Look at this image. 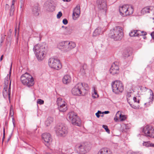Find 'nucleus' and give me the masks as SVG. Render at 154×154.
<instances>
[{
	"label": "nucleus",
	"mask_w": 154,
	"mask_h": 154,
	"mask_svg": "<svg viewBox=\"0 0 154 154\" xmlns=\"http://www.w3.org/2000/svg\"><path fill=\"white\" fill-rule=\"evenodd\" d=\"M14 11V4L12 3L10 10L9 15L11 16L13 15Z\"/></svg>",
	"instance_id": "nucleus-26"
},
{
	"label": "nucleus",
	"mask_w": 154,
	"mask_h": 154,
	"mask_svg": "<svg viewBox=\"0 0 154 154\" xmlns=\"http://www.w3.org/2000/svg\"><path fill=\"white\" fill-rule=\"evenodd\" d=\"M63 23L64 24L66 25L68 23V21L66 19H64L63 20Z\"/></svg>",
	"instance_id": "nucleus-40"
},
{
	"label": "nucleus",
	"mask_w": 154,
	"mask_h": 154,
	"mask_svg": "<svg viewBox=\"0 0 154 154\" xmlns=\"http://www.w3.org/2000/svg\"><path fill=\"white\" fill-rule=\"evenodd\" d=\"M9 32L10 33V34H11L12 32V30L11 29H10L9 30Z\"/></svg>",
	"instance_id": "nucleus-53"
},
{
	"label": "nucleus",
	"mask_w": 154,
	"mask_h": 154,
	"mask_svg": "<svg viewBox=\"0 0 154 154\" xmlns=\"http://www.w3.org/2000/svg\"><path fill=\"white\" fill-rule=\"evenodd\" d=\"M21 81L23 84L29 87L33 86L34 84L33 77L27 72L22 75Z\"/></svg>",
	"instance_id": "nucleus-6"
},
{
	"label": "nucleus",
	"mask_w": 154,
	"mask_h": 154,
	"mask_svg": "<svg viewBox=\"0 0 154 154\" xmlns=\"http://www.w3.org/2000/svg\"><path fill=\"white\" fill-rule=\"evenodd\" d=\"M16 32H17V29H16V27L15 28V34H16Z\"/></svg>",
	"instance_id": "nucleus-56"
},
{
	"label": "nucleus",
	"mask_w": 154,
	"mask_h": 154,
	"mask_svg": "<svg viewBox=\"0 0 154 154\" xmlns=\"http://www.w3.org/2000/svg\"><path fill=\"white\" fill-rule=\"evenodd\" d=\"M137 30H131L129 33V35L130 36H138L137 35Z\"/></svg>",
	"instance_id": "nucleus-28"
},
{
	"label": "nucleus",
	"mask_w": 154,
	"mask_h": 154,
	"mask_svg": "<svg viewBox=\"0 0 154 154\" xmlns=\"http://www.w3.org/2000/svg\"><path fill=\"white\" fill-rule=\"evenodd\" d=\"M5 136H4V137L3 136V138H2V143L4 141V139H5Z\"/></svg>",
	"instance_id": "nucleus-52"
},
{
	"label": "nucleus",
	"mask_w": 154,
	"mask_h": 154,
	"mask_svg": "<svg viewBox=\"0 0 154 154\" xmlns=\"http://www.w3.org/2000/svg\"><path fill=\"white\" fill-rule=\"evenodd\" d=\"M48 65L51 68L57 70L60 69L62 68V65L59 60L51 58L49 60Z\"/></svg>",
	"instance_id": "nucleus-10"
},
{
	"label": "nucleus",
	"mask_w": 154,
	"mask_h": 154,
	"mask_svg": "<svg viewBox=\"0 0 154 154\" xmlns=\"http://www.w3.org/2000/svg\"><path fill=\"white\" fill-rule=\"evenodd\" d=\"M9 73H10V75H9V79H10V74L11 73V71H10Z\"/></svg>",
	"instance_id": "nucleus-58"
},
{
	"label": "nucleus",
	"mask_w": 154,
	"mask_h": 154,
	"mask_svg": "<svg viewBox=\"0 0 154 154\" xmlns=\"http://www.w3.org/2000/svg\"><path fill=\"white\" fill-rule=\"evenodd\" d=\"M8 79H9L8 77H7L5 79V81L4 85V88L3 90H8Z\"/></svg>",
	"instance_id": "nucleus-29"
},
{
	"label": "nucleus",
	"mask_w": 154,
	"mask_h": 154,
	"mask_svg": "<svg viewBox=\"0 0 154 154\" xmlns=\"http://www.w3.org/2000/svg\"><path fill=\"white\" fill-rule=\"evenodd\" d=\"M55 131L57 135L60 137H64L68 133L67 128L62 124L56 126Z\"/></svg>",
	"instance_id": "nucleus-8"
},
{
	"label": "nucleus",
	"mask_w": 154,
	"mask_h": 154,
	"mask_svg": "<svg viewBox=\"0 0 154 154\" xmlns=\"http://www.w3.org/2000/svg\"><path fill=\"white\" fill-rule=\"evenodd\" d=\"M102 127L104 128L106 130V131L108 133H109L110 132V131L108 128V126L105 125H103Z\"/></svg>",
	"instance_id": "nucleus-35"
},
{
	"label": "nucleus",
	"mask_w": 154,
	"mask_h": 154,
	"mask_svg": "<svg viewBox=\"0 0 154 154\" xmlns=\"http://www.w3.org/2000/svg\"><path fill=\"white\" fill-rule=\"evenodd\" d=\"M80 153L85 154L87 151L90 149L91 145L87 143H82L77 146Z\"/></svg>",
	"instance_id": "nucleus-13"
},
{
	"label": "nucleus",
	"mask_w": 154,
	"mask_h": 154,
	"mask_svg": "<svg viewBox=\"0 0 154 154\" xmlns=\"http://www.w3.org/2000/svg\"><path fill=\"white\" fill-rule=\"evenodd\" d=\"M5 128H4L3 129V136H5Z\"/></svg>",
	"instance_id": "nucleus-47"
},
{
	"label": "nucleus",
	"mask_w": 154,
	"mask_h": 154,
	"mask_svg": "<svg viewBox=\"0 0 154 154\" xmlns=\"http://www.w3.org/2000/svg\"><path fill=\"white\" fill-rule=\"evenodd\" d=\"M37 103L41 105L43 104H44V101L42 100L39 99L37 101Z\"/></svg>",
	"instance_id": "nucleus-37"
},
{
	"label": "nucleus",
	"mask_w": 154,
	"mask_h": 154,
	"mask_svg": "<svg viewBox=\"0 0 154 154\" xmlns=\"http://www.w3.org/2000/svg\"><path fill=\"white\" fill-rule=\"evenodd\" d=\"M67 118L69 120L71 121L73 125L79 126L81 125V120L74 112H69L67 115Z\"/></svg>",
	"instance_id": "nucleus-7"
},
{
	"label": "nucleus",
	"mask_w": 154,
	"mask_h": 154,
	"mask_svg": "<svg viewBox=\"0 0 154 154\" xmlns=\"http://www.w3.org/2000/svg\"><path fill=\"white\" fill-rule=\"evenodd\" d=\"M6 7H8L9 6L8 5V4H6Z\"/></svg>",
	"instance_id": "nucleus-57"
},
{
	"label": "nucleus",
	"mask_w": 154,
	"mask_h": 154,
	"mask_svg": "<svg viewBox=\"0 0 154 154\" xmlns=\"http://www.w3.org/2000/svg\"><path fill=\"white\" fill-rule=\"evenodd\" d=\"M3 57H4L3 55H2V56H1V57L0 59V60L1 61L2 60Z\"/></svg>",
	"instance_id": "nucleus-45"
},
{
	"label": "nucleus",
	"mask_w": 154,
	"mask_h": 154,
	"mask_svg": "<svg viewBox=\"0 0 154 154\" xmlns=\"http://www.w3.org/2000/svg\"><path fill=\"white\" fill-rule=\"evenodd\" d=\"M97 112L99 113V114H101L102 113V112L101 111H98V112ZM103 112L102 113H103Z\"/></svg>",
	"instance_id": "nucleus-51"
},
{
	"label": "nucleus",
	"mask_w": 154,
	"mask_h": 154,
	"mask_svg": "<svg viewBox=\"0 0 154 154\" xmlns=\"http://www.w3.org/2000/svg\"><path fill=\"white\" fill-rule=\"evenodd\" d=\"M109 112V111H105L104 112L105 114H107Z\"/></svg>",
	"instance_id": "nucleus-49"
},
{
	"label": "nucleus",
	"mask_w": 154,
	"mask_h": 154,
	"mask_svg": "<svg viewBox=\"0 0 154 154\" xmlns=\"http://www.w3.org/2000/svg\"><path fill=\"white\" fill-rule=\"evenodd\" d=\"M53 121V118L51 117H48L45 122V125L47 126H50Z\"/></svg>",
	"instance_id": "nucleus-24"
},
{
	"label": "nucleus",
	"mask_w": 154,
	"mask_h": 154,
	"mask_svg": "<svg viewBox=\"0 0 154 154\" xmlns=\"http://www.w3.org/2000/svg\"><path fill=\"white\" fill-rule=\"evenodd\" d=\"M42 137L44 141L45 144L47 146L49 145L52 141V138L51 134L48 133H45L42 134Z\"/></svg>",
	"instance_id": "nucleus-15"
},
{
	"label": "nucleus",
	"mask_w": 154,
	"mask_h": 154,
	"mask_svg": "<svg viewBox=\"0 0 154 154\" xmlns=\"http://www.w3.org/2000/svg\"><path fill=\"white\" fill-rule=\"evenodd\" d=\"M134 11L133 7L127 4L123 5L119 7L120 14L123 17H126L132 14Z\"/></svg>",
	"instance_id": "nucleus-5"
},
{
	"label": "nucleus",
	"mask_w": 154,
	"mask_h": 154,
	"mask_svg": "<svg viewBox=\"0 0 154 154\" xmlns=\"http://www.w3.org/2000/svg\"><path fill=\"white\" fill-rule=\"evenodd\" d=\"M32 10L33 14L35 16H37L39 15L38 12L39 9L38 5H35L32 6Z\"/></svg>",
	"instance_id": "nucleus-22"
},
{
	"label": "nucleus",
	"mask_w": 154,
	"mask_h": 154,
	"mask_svg": "<svg viewBox=\"0 0 154 154\" xmlns=\"http://www.w3.org/2000/svg\"><path fill=\"white\" fill-rule=\"evenodd\" d=\"M11 134L9 137L8 138V140H7V143H8L10 140V139H11Z\"/></svg>",
	"instance_id": "nucleus-43"
},
{
	"label": "nucleus",
	"mask_w": 154,
	"mask_h": 154,
	"mask_svg": "<svg viewBox=\"0 0 154 154\" xmlns=\"http://www.w3.org/2000/svg\"><path fill=\"white\" fill-rule=\"evenodd\" d=\"M134 91L132 90H129L127 91L126 97L128 103L134 109H137L139 108L140 100L137 99L134 95Z\"/></svg>",
	"instance_id": "nucleus-3"
},
{
	"label": "nucleus",
	"mask_w": 154,
	"mask_h": 154,
	"mask_svg": "<svg viewBox=\"0 0 154 154\" xmlns=\"http://www.w3.org/2000/svg\"><path fill=\"white\" fill-rule=\"evenodd\" d=\"M139 88L142 91H146L147 89L146 87H143L142 86H139Z\"/></svg>",
	"instance_id": "nucleus-39"
},
{
	"label": "nucleus",
	"mask_w": 154,
	"mask_h": 154,
	"mask_svg": "<svg viewBox=\"0 0 154 154\" xmlns=\"http://www.w3.org/2000/svg\"><path fill=\"white\" fill-rule=\"evenodd\" d=\"M93 90L92 91V97L94 98H96L98 97V95L97 94V91L95 89V87H93Z\"/></svg>",
	"instance_id": "nucleus-27"
},
{
	"label": "nucleus",
	"mask_w": 154,
	"mask_h": 154,
	"mask_svg": "<svg viewBox=\"0 0 154 154\" xmlns=\"http://www.w3.org/2000/svg\"><path fill=\"white\" fill-rule=\"evenodd\" d=\"M45 154H51L49 153H45Z\"/></svg>",
	"instance_id": "nucleus-60"
},
{
	"label": "nucleus",
	"mask_w": 154,
	"mask_h": 154,
	"mask_svg": "<svg viewBox=\"0 0 154 154\" xmlns=\"http://www.w3.org/2000/svg\"><path fill=\"white\" fill-rule=\"evenodd\" d=\"M151 35L152 38L154 40V32L151 34Z\"/></svg>",
	"instance_id": "nucleus-42"
},
{
	"label": "nucleus",
	"mask_w": 154,
	"mask_h": 154,
	"mask_svg": "<svg viewBox=\"0 0 154 154\" xmlns=\"http://www.w3.org/2000/svg\"><path fill=\"white\" fill-rule=\"evenodd\" d=\"M112 91L118 94L122 93L124 90V86L122 83L119 81H116L112 83Z\"/></svg>",
	"instance_id": "nucleus-9"
},
{
	"label": "nucleus",
	"mask_w": 154,
	"mask_h": 154,
	"mask_svg": "<svg viewBox=\"0 0 154 154\" xmlns=\"http://www.w3.org/2000/svg\"><path fill=\"white\" fill-rule=\"evenodd\" d=\"M67 41H63L60 42L58 45L59 48L61 49L62 51L64 52V50L67 45Z\"/></svg>",
	"instance_id": "nucleus-20"
},
{
	"label": "nucleus",
	"mask_w": 154,
	"mask_h": 154,
	"mask_svg": "<svg viewBox=\"0 0 154 154\" xmlns=\"http://www.w3.org/2000/svg\"><path fill=\"white\" fill-rule=\"evenodd\" d=\"M88 86L87 84L83 85L82 83L77 84L72 89V92L74 95H85L88 92Z\"/></svg>",
	"instance_id": "nucleus-2"
},
{
	"label": "nucleus",
	"mask_w": 154,
	"mask_h": 154,
	"mask_svg": "<svg viewBox=\"0 0 154 154\" xmlns=\"http://www.w3.org/2000/svg\"><path fill=\"white\" fill-rule=\"evenodd\" d=\"M33 50L38 60L41 61L43 59L47 52L48 47L45 44H37L34 46Z\"/></svg>",
	"instance_id": "nucleus-1"
},
{
	"label": "nucleus",
	"mask_w": 154,
	"mask_h": 154,
	"mask_svg": "<svg viewBox=\"0 0 154 154\" xmlns=\"http://www.w3.org/2000/svg\"><path fill=\"white\" fill-rule=\"evenodd\" d=\"M15 0H12V3L14 4V2H15Z\"/></svg>",
	"instance_id": "nucleus-55"
},
{
	"label": "nucleus",
	"mask_w": 154,
	"mask_h": 154,
	"mask_svg": "<svg viewBox=\"0 0 154 154\" xmlns=\"http://www.w3.org/2000/svg\"><path fill=\"white\" fill-rule=\"evenodd\" d=\"M143 146H145L146 147H149L150 146V142H144L143 143Z\"/></svg>",
	"instance_id": "nucleus-36"
},
{
	"label": "nucleus",
	"mask_w": 154,
	"mask_h": 154,
	"mask_svg": "<svg viewBox=\"0 0 154 154\" xmlns=\"http://www.w3.org/2000/svg\"><path fill=\"white\" fill-rule=\"evenodd\" d=\"M117 117H115L114 118V120L115 121H117Z\"/></svg>",
	"instance_id": "nucleus-54"
},
{
	"label": "nucleus",
	"mask_w": 154,
	"mask_h": 154,
	"mask_svg": "<svg viewBox=\"0 0 154 154\" xmlns=\"http://www.w3.org/2000/svg\"><path fill=\"white\" fill-rule=\"evenodd\" d=\"M3 94L4 97H5L8 95V91H7V90H3Z\"/></svg>",
	"instance_id": "nucleus-33"
},
{
	"label": "nucleus",
	"mask_w": 154,
	"mask_h": 154,
	"mask_svg": "<svg viewBox=\"0 0 154 154\" xmlns=\"http://www.w3.org/2000/svg\"><path fill=\"white\" fill-rule=\"evenodd\" d=\"M68 43L66 48L64 50V52H66L69 51L72 49L75 48L76 46V44L75 43L73 42H69L67 41Z\"/></svg>",
	"instance_id": "nucleus-18"
},
{
	"label": "nucleus",
	"mask_w": 154,
	"mask_h": 154,
	"mask_svg": "<svg viewBox=\"0 0 154 154\" xmlns=\"http://www.w3.org/2000/svg\"><path fill=\"white\" fill-rule=\"evenodd\" d=\"M152 19L153 20L152 23V26L154 28V18H152Z\"/></svg>",
	"instance_id": "nucleus-46"
},
{
	"label": "nucleus",
	"mask_w": 154,
	"mask_h": 154,
	"mask_svg": "<svg viewBox=\"0 0 154 154\" xmlns=\"http://www.w3.org/2000/svg\"><path fill=\"white\" fill-rule=\"evenodd\" d=\"M96 116H97V117L99 118L100 116V115H99V113H98L97 112L95 114Z\"/></svg>",
	"instance_id": "nucleus-44"
},
{
	"label": "nucleus",
	"mask_w": 154,
	"mask_h": 154,
	"mask_svg": "<svg viewBox=\"0 0 154 154\" xmlns=\"http://www.w3.org/2000/svg\"><path fill=\"white\" fill-rule=\"evenodd\" d=\"M11 81L10 82V84H9V88H8V98H9V102H10V98L11 97Z\"/></svg>",
	"instance_id": "nucleus-34"
},
{
	"label": "nucleus",
	"mask_w": 154,
	"mask_h": 154,
	"mask_svg": "<svg viewBox=\"0 0 154 154\" xmlns=\"http://www.w3.org/2000/svg\"><path fill=\"white\" fill-rule=\"evenodd\" d=\"M81 71L83 72V73L85 72V70L83 68L81 69Z\"/></svg>",
	"instance_id": "nucleus-50"
},
{
	"label": "nucleus",
	"mask_w": 154,
	"mask_h": 154,
	"mask_svg": "<svg viewBox=\"0 0 154 154\" xmlns=\"http://www.w3.org/2000/svg\"><path fill=\"white\" fill-rule=\"evenodd\" d=\"M149 91H150V95H152V98H153V92L150 89L149 90Z\"/></svg>",
	"instance_id": "nucleus-41"
},
{
	"label": "nucleus",
	"mask_w": 154,
	"mask_h": 154,
	"mask_svg": "<svg viewBox=\"0 0 154 154\" xmlns=\"http://www.w3.org/2000/svg\"><path fill=\"white\" fill-rule=\"evenodd\" d=\"M57 103L60 111L64 112L67 110L66 103L61 98L59 97L57 98Z\"/></svg>",
	"instance_id": "nucleus-12"
},
{
	"label": "nucleus",
	"mask_w": 154,
	"mask_h": 154,
	"mask_svg": "<svg viewBox=\"0 0 154 154\" xmlns=\"http://www.w3.org/2000/svg\"><path fill=\"white\" fill-rule=\"evenodd\" d=\"M122 131L123 132H126L127 131V130L125 131V130H124L123 131Z\"/></svg>",
	"instance_id": "nucleus-59"
},
{
	"label": "nucleus",
	"mask_w": 154,
	"mask_h": 154,
	"mask_svg": "<svg viewBox=\"0 0 154 154\" xmlns=\"http://www.w3.org/2000/svg\"><path fill=\"white\" fill-rule=\"evenodd\" d=\"M80 5H77L76 7L74 8L72 18L73 19L75 20L79 17L80 14Z\"/></svg>",
	"instance_id": "nucleus-17"
},
{
	"label": "nucleus",
	"mask_w": 154,
	"mask_h": 154,
	"mask_svg": "<svg viewBox=\"0 0 154 154\" xmlns=\"http://www.w3.org/2000/svg\"><path fill=\"white\" fill-rule=\"evenodd\" d=\"M96 3L99 11L105 14L107 6L106 0H97Z\"/></svg>",
	"instance_id": "nucleus-11"
},
{
	"label": "nucleus",
	"mask_w": 154,
	"mask_h": 154,
	"mask_svg": "<svg viewBox=\"0 0 154 154\" xmlns=\"http://www.w3.org/2000/svg\"><path fill=\"white\" fill-rule=\"evenodd\" d=\"M116 115H119V119L121 121H123L125 120L126 119V117L125 115H122L121 114H119V112L118 111L116 113Z\"/></svg>",
	"instance_id": "nucleus-30"
},
{
	"label": "nucleus",
	"mask_w": 154,
	"mask_h": 154,
	"mask_svg": "<svg viewBox=\"0 0 154 154\" xmlns=\"http://www.w3.org/2000/svg\"><path fill=\"white\" fill-rule=\"evenodd\" d=\"M62 14L61 11H60L58 12V14L57 15V18L59 19L60 18V17L62 16Z\"/></svg>",
	"instance_id": "nucleus-38"
},
{
	"label": "nucleus",
	"mask_w": 154,
	"mask_h": 154,
	"mask_svg": "<svg viewBox=\"0 0 154 154\" xmlns=\"http://www.w3.org/2000/svg\"><path fill=\"white\" fill-rule=\"evenodd\" d=\"M143 131L146 136L154 137V129L152 127L147 125L143 128Z\"/></svg>",
	"instance_id": "nucleus-14"
},
{
	"label": "nucleus",
	"mask_w": 154,
	"mask_h": 154,
	"mask_svg": "<svg viewBox=\"0 0 154 154\" xmlns=\"http://www.w3.org/2000/svg\"><path fill=\"white\" fill-rule=\"evenodd\" d=\"M110 73L112 75L118 74L119 72V67L117 62H115L112 64L110 69Z\"/></svg>",
	"instance_id": "nucleus-16"
},
{
	"label": "nucleus",
	"mask_w": 154,
	"mask_h": 154,
	"mask_svg": "<svg viewBox=\"0 0 154 154\" xmlns=\"http://www.w3.org/2000/svg\"><path fill=\"white\" fill-rule=\"evenodd\" d=\"M105 30L106 28H102L101 27H98L94 31L93 35L94 36H96L98 35L101 34Z\"/></svg>",
	"instance_id": "nucleus-19"
},
{
	"label": "nucleus",
	"mask_w": 154,
	"mask_h": 154,
	"mask_svg": "<svg viewBox=\"0 0 154 154\" xmlns=\"http://www.w3.org/2000/svg\"><path fill=\"white\" fill-rule=\"evenodd\" d=\"M127 154H142V153L140 152H135L131 150L128 152Z\"/></svg>",
	"instance_id": "nucleus-32"
},
{
	"label": "nucleus",
	"mask_w": 154,
	"mask_h": 154,
	"mask_svg": "<svg viewBox=\"0 0 154 154\" xmlns=\"http://www.w3.org/2000/svg\"><path fill=\"white\" fill-rule=\"evenodd\" d=\"M9 115L12 117V119L13 120V124L14 125V108L13 106L11 105L10 108Z\"/></svg>",
	"instance_id": "nucleus-25"
},
{
	"label": "nucleus",
	"mask_w": 154,
	"mask_h": 154,
	"mask_svg": "<svg viewBox=\"0 0 154 154\" xmlns=\"http://www.w3.org/2000/svg\"><path fill=\"white\" fill-rule=\"evenodd\" d=\"M152 11L150 8L149 7H146L143 8L141 11V13L142 14L149 13Z\"/></svg>",
	"instance_id": "nucleus-23"
},
{
	"label": "nucleus",
	"mask_w": 154,
	"mask_h": 154,
	"mask_svg": "<svg viewBox=\"0 0 154 154\" xmlns=\"http://www.w3.org/2000/svg\"><path fill=\"white\" fill-rule=\"evenodd\" d=\"M64 27H65L64 26H62V28H64Z\"/></svg>",
	"instance_id": "nucleus-61"
},
{
	"label": "nucleus",
	"mask_w": 154,
	"mask_h": 154,
	"mask_svg": "<svg viewBox=\"0 0 154 154\" xmlns=\"http://www.w3.org/2000/svg\"><path fill=\"white\" fill-rule=\"evenodd\" d=\"M71 77L69 75H65L62 79L63 83L65 84L69 83L71 82Z\"/></svg>",
	"instance_id": "nucleus-21"
},
{
	"label": "nucleus",
	"mask_w": 154,
	"mask_h": 154,
	"mask_svg": "<svg viewBox=\"0 0 154 154\" xmlns=\"http://www.w3.org/2000/svg\"><path fill=\"white\" fill-rule=\"evenodd\" d=\"M109 35L115 40H121L123 37V32L122 27L119 26L115 27L111 30Z\"/></svg>",
	"instance_id": "nucleus-4"
},
{
	"label": "nucleus",
	"mask_w": 154,
	"mask_h": 154,
	"mask_svg": "<svg viewBox=\"0 0 154 154\" xmlns=\"http://www.w3.org/2000/svg\"><path fill=\"white\" fill-rule=\"evenodd\" d=\"M147 34L146 32L143 31H141L140 30H137V35L138 36H142L143 35H145Z\"/></svg>",
	"instance_id": "nucleus-31"
},
{
	"label": "nucleus",
	"mask_w": 154,
	"mask_h": 154,
	"mask_svg": "<svg viewBox=\"0 0 154 154\" xmlns=\"http://www.w3.org/2000/svg\"><path fill=\"white\" fill-rule=\"evenodd\" d=\"M19 25H20V23L19 24V25L18 29H19Z\"/></svg>",
	"instance_id": "nucleus-62"
},
{
	"label": "nucleus",
	"mask_w": 154,
	"mask_h": 154,
	"mask_svg": "<svg viewBox=\"0 0 154 154\" xmlns=\"http://www.w3.org/2000/svg\"><path fill=\"white\" fill-rule=\"evenodd\" d=\"M150 146L154 147V143H150Z\"/></svg>",
	"instance_id": "nucleus-48"
}]
</instances>
